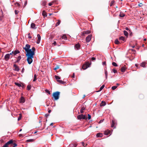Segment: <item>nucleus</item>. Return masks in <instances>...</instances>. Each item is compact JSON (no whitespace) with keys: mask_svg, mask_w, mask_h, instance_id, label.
<instances>
[{"mask_svg":"<svg viewBox=\"0 0 147 147\" xmlns=\"http://www.w3.org/2000/svg\"><path fill=\"white\" fill-rule=\"evenodd\" d=\"M30 46L28 44L26 45L25 47L23 48L25 51L27 53L26 55L27 57V60L28 63L30 64L33 61L32 58L35 54V48L33 47L32 48L30 49Z\"/></svg>","mask_w":147,"mask_h":147,"instance_id":"nucleus-1","label":"nucleus"},{"mask_svg":"<svg viewBox=\"0 0 147 147\" xmlns=\"http://www.w3.org/2000/svg\"><path fill=\"white\" fill-rule=\"evenodd\" d=\"M60 94V92L58 91H57L53 93V96L55 100H57L59 99Z\"/></svg>","mask_w":147,"mask_h":147,"instance_id":"nucleus-2","label":"nucleus"},{"mask_svg":"<svg viewBox=\"0 0 147 147\" xmlns=\"http://www.w3.org/2000/svg\"><path fill=\"white\" fill-rule=\"evenodd\" d=\"M77 118L79 120H81L82 119H86V116L85 115H83L82 114H81L78 116Z\"/></svg>","mask_w":147,"mask_h":147,"instance_id":"nucleus-3","label":"nucleus"},{"mask_svg":"<svg viewBox=\"0 0 147 147\" xmlns=\"http://www.w3.org/2000/svg\"><path fill=\"white\" fill-rule=\"evenodd\" d=\"M91 64L88 62H86L85 64H84L82 66V68L84 69H86L88 67H89Z\"/></svg>","mask_w":147,"mask_h":147,"instance_id":"nucleus-4","label":"nucleus"},{"mask_svg":"<svg viewBox=\"0 0 147 147\" xmlns=\"http://www.w3.org/2000/svg\"><path fill=\"white\" fill-rule=\"evenodd\" d=\"M12 140H9L4 144L2 147H8V145L12 143Z\"/></svg>","mask_w":147,"mask_h":147,"instance_id":"nucleus-5","label":"nucleus"},{"mask_svg":"<svg viewBox=\"0 0 147 147\" xmlns=\"http://www.w3.org/2000/svg\"><path fill=\"white\" fill-rule=\"evenodd\" d=\"M13 67L14 68L13 70L15 71H18L20 70V68L16 64H13Z\"/></svg>","mask_w":147,"mask_h":147,"instance_id":"nucleus-6","label":"nucleus"},{"mask_svg":"<svg viewBox=\"0 0 147 147\" xmlns=\"http://www.w3.org/2000/svg\"><path fill=\"white\" fill-rule=\"evenodd\" d=\"M25 101V99L23 96H21L20 98V103H23Z\"/></svg>","mask_w":147,"mask_h":147,"instance_id":"nucleus-7","label":"nucleus"},{"mask_svg":"<svg viewBox=\"0 0 147 147\" xmlns=\"http://www.w3.org/2000/svg\"><path fill=\"white\" fill-rule=\"evenodd\" d=\"M91 35H89L86 37V42H88L90 41L91 39Z\"/></svg>","mask_w":147,"mask_h":147,"instance_id":"nucleus-8","label":"nucleus"},{"mask_svg":"<svg viewBox=\"0 0 147 147\" xmlns=\"http://www.w3.org/2000/svg\"><path fill=\"white\" fill-rule=\"evenodd\" d=\"M37 36L38 38V39L36 43L38 44L40 43L41 40V36L39 34H38L37 35Z\"/></svg>","mask_w":147,"mask_h":147,"instance_id":"nucleus-9","label":"nucleus"},{"mask_svg":"<svg viewBox=\"0 0 147 147\" xmlns=\"http://www.w3.org/2000/svg\"><path fill=\"white\" fill-rule=\"evenodd\" d=\"M10 58V56L9 54H6L5 56L4 59L6 61H7Z\"/></svg>","mask_w":147,"mask_h":147,"instance_id":"nucleus-10","label":"nucleus"},{"mask_svg":"<svg viewBox=\"0 0 147 147\" xmlns=\"http://www.w3.org/2000/svg\"><path fill=\"white\" fill-rule=\"evenodd\" d=\"M13 55H15L17 54L20 53V51L18 50L17 49H16L15 51H13Z\"/></svg>","mask_w":147,"mask_h":147,"instance_id":"nucleus-11","label":"nucleus"},{"mask_svg":"<svg viewBox=\"0 0 147 147\" xmlns=\"http://www.w3.org/2000/svg\"><path fill=\"white\" fill-rule=\"evenodd\" d=\"M31 27L34 29H36V27L35 24L34 23H32L31 24Z\"/></svg>","mask_w":147,"mask_h":147,"instance_id":"nucleus-12","label":"nucleus"},{"mask_svg":"<svg viewBox=\"0 0 147 147\" xmlns=\"http://www.w3.org/2000/svg\"><path fill=\"white\" fill-rule=\"evenodd\" d=\"M42 15L44 18L47 16V13L44 10L42 11Z\"/></svg>","mask_w":147,"mask_h":147,"instance_id":"nucleus-13","label":"nucleus"},{"mask_svg":"<svg viewBox=\"0 0 147 147\" xmlns=\"http://www.w3.org/2000/svg\"><path fill=\"white\" fill-rule=\"evenodd\" d=\"M21 58H22L21 56H19L18 57H17V59L16 61L15 62V63H18L21 59Z\"/></svg>","mask_w":147,"mask_h":147,"instance_id":"nucleus-14","label":"nucleus"},{"mask_svg":"<svg viewBox=\"0 0 147 147\" xmlns=\"http://www.w3.org/2000/svg\"><path fill=\"white\" fill-rule=\"evenodd\" d=\"M110 131L108 130L107 131H105L104 132V134L105 135H108L110 134Z\"/></svg>","mask_w":147,"mask_h":147,"instance_id":"nucleus-15","label":"nucleus"},{"mask_svg":"<svg viewBox=\"0 0 147 147\" xmlns=\"http://www.w3.org/2000/svg\"><path fill=\"white\" fill-rule=\"evenodd\" d=\"M119 39L120 40H122L124 42L126 41V40L124 37L123 36H121L119 38Z\"/></svg>","mask_w":147,"mask_h":147,"instance_id":"nucleus-16","label":"nucleus"},{"mask_svg":"<svg viewBox=\"0 0 147 147\" xmlns=\"http://www.w3.org/2000/svg\"><path fill=\"white\" fill-rule=\"evenodd\" d=\"M80 47V45L79 43L76 44L75 46V48L77 49H78Z\"/></svg>","mask_w":147,"mask_h":147,"instance_id":"nucleus-17","label":"nucleus"},{"mask_svg":"<svg viewBox=\"0 0 147 147\" xmlns=\"http://www.w3.org/2000/svg\"><path fill=\"white\" fill-rule=\"evenodd\" d=\"M10 140H12V141L13 142L12 143H11L10 144L11 145H13V146L12 147H15L17 146V145L16 143L13 142V140L11 139Z\"/></svg>","mask_w":147,"mask_h":147,"instance_id":"nucleus-18","label":"nucleus"},{"mask_svg":"<svg viewBox=\"0 0 147 147\" xmlns=\"http://www.w3.org/2000/svg\"><path fill=\"white\" fill-rule=\"evenodd\" d=\"M103 136V134L102 133H98L96 135V136L97 138L102 137Z\"/></svg>","mask_w":147,"mask_h":147,"instance_id":"nucleus-19","label":"nucleus"},{"mask_svg":"<svg viewBox=\"0 0 147 147\" xmlns=\"http://www.w3.org/2000/svg\"><path fill=\"white\" fill-rule=\"evenodd\" d=\"M106 105V103L104 101H102L101 103L100 104V106L101 107L105 106Z\"/></svg>","mask_w":147,"mask_h":147,"instance_id":"nucleus-20","label":"nucleus"},{"mask_svg":"<svg viewBox=\"0 0 147 147\" xmlns=\"http://www.w3.org/2000/svg\"><path fill=\"white\" fill-rule=\"evenodd\" d=\"M126 68L124 66L121 67V71L122 72H124L125 71Z\"/></svg>","mask_w":147,"mask_h":147,"instance_id":"nucleus-21","label":"nucleus"},{"mask_svg":"<svg viewBox=\"0 0 147 147\" xmlns=\"http://www.w3.org/2000/svg\"><path fill=\"white\" fill-rule=\"evenodd\" d=\"M62 39H64V40H66L67 39V37L65 34L63 35L61 37Z\"/></svg>","mask_w":147,"mask_h":147,"instance_id":"nucleus-22","label":"nucleus"},{"mask_svg":"<svg viewBox=\"0 0 147 147\" xmlns=\"http://www.w3.org/2000/svg\"><path fill=\"white\" fill-rule=\"evenodd\" d=\"M146 62H143L141 63L140 66L143 67H145Z\"/></svg>","mask_w":147,"mask_h":147,"instance_id":"nucleus-23","label":"nucleus"},{"mask_svg":"<svg viewBox=\"0 0 147 147\" xmlns=\"http://www.w3.org/2000/svg\"><path fill=\"white\" fill-rule=\"evenodd\" d=\"M85 109V107L84 106L82 107L80 110V113H83L84 112V110Z\"/></svg>","mask_w":147,"mask_h":147,"instance_id":"nucleus-24","label":"nucleus"},{"mask_svg":"<svg viewBox=\"0 0 147 147\" xmlns=\"http://www.w3.org/2000/svg\"><path fill=\"white\" fill-rule=\"evenodd\" d=\"M77 146V144H70V146L71 147H76Z\"/></svg>","mask_w":147,"mask_h":147,"instance_id":"nucleus-25","label":"nucleus"},{"mask_svg":"<svg viewBox=\"0 0 147 147\" xmlns=\"http://www.w3.org/2000/svg\"><path fill=\"white\" fill-rule=\"evenodd\" d=\"M123 33L124 35L126 36L127 37L128 35V32L126 31V30H124L123 31Z\"/></svg>","mask_w":147,"mask_h":147,"instance_id":"nucleus-26","label":"nucleus"},{"mask_svg":"<svg viewBox=\"0 0 147 147\" xmlns=\"http://www.w3.org/2000/svg\"><path fill=\"white\" fill-rule=\"evenodd\" d=\"M14 84H15V85H16L17 86H18L19 87H22V85H21V84L15 82L14 83Z\"/></svg>","mask_w":147,"mask_h":147,"instance_id":"nucleus-27","label":"nucleus"},{"mask_svg":"<svg viewBox=\"0 0 147 147\" xmlns=\"http://www.w3.org/2000/svg\"><path fill=\"white\" fill-rule=\"evenodd\" d=\"M105 87V85H103L100 88V90L98 91H96V92H99L100 91H101L102 90V89L104 88Z\"/></svg>","mask_w":147,"mask_h":147,"instance_id":"nucleus-28","label":"nucleus"},{"mask_svg":"<svg viewBox=\"0 0 147 147\" xmlns=\"http://www.w3.org/2000/svg\"><path fill=\"white\" fill-rule=\"evenodd\" d=\"M47 2L46 1H43L42 2V5L43 6L45 7L46 5Z\"/></svg>","mask_w":147,"mask_h":147,"instance_id":"nucleus-29","label":"nucleus"},{"mask_svg":"<svg viewBox=\"0 0 147 147\" xmlns=\"http://www.w3.org/2000/svg\"><path fill=\"white\" fill-rule=\"evenodd\" d=\"M115 43L117 45L119 44L120 43L119 42L117 39H115Z\"/></svg>","mask_w":147,"mask_h":147,"instance_id":"nucleus-30","label":"nucleus"},{"mask_svg":"<svg viewBox=\"0 0 147 147\" xmlns=\"http://www.w3.org/2000/svg\"><path fill=\"white\" fill-rule=\"evenodd\" d=\"M55 78L57 80H57H59L60 79V78L58 76L55 75Z\"/></svg>","mask_w":147,"mask_h":147,"instance_id":"nucleus-31","label":"nucleus"},{"mask_svg":"<svg viewBox=\"0 0 147 147\" xmlns=\"http://www.w3.org/2000/svg\"><path fill=\"white\" fill-rule=\"evenodd\" d=\"M57 82L61 84H64V81L61 80H57Z\"/></svg>","mask_w":147,"mask_h":147,"instance_id":"nucleus-32","label":"nucleus"},{"mask_svg":"<svg viewBox=\"0 0 147 147\" xmlns=\"http://www.w3.org/2000/svg\"><path fill=\"white\" fill-rule=\"evenodd\" d=\"M37 75L36 74H35L34 75V78L33 80V82H35L36 80Z\"/></svg>","mask_w":147,"mask_h":147,"instance_id":"nucleus-33","label":"nucleus"},{"mask_svg":"<svg viewBox=\"0 0 147 147\" xmlns=\"http://www.w3.org/2000/svg\"><path fill=\"white\" fill-rule=\"evenodd\" d=\"M115 124V121L114 120H112V123L111 125V127H113L114 126V125Z\"/></svg>","mask_w":147,"mask_h":147,"instance_id":"nucleus-34","label":"nucleus"},{"mask_svg":"<svg viewBox=\"0 0 147 147\" xmlns=\"http://www.w3.org/2000/svg\"><path fill=\"white\" fill-rule=\"evenodd\" d=\"M85 34H87L90 33V30H87L84 31Z\"/></svg>","mask_w":147,"mask_h":147,"instance_id":"nucleus-35","label":"nucleus"},{"mask_svg":"<svg viewBox=\"0 0 147 147\" xmlns=\"http://www.w3.org/2000/svg\"><path fill=\"white\" fill-rule=\"evenodd\" d=\"M125 16V14L123 13H120L119 15V16L121 17H123Z\"/></svg>","mask_w":147,"mask_h":147,"instance_id":"nucleus-36","label":"nucleus"},{"mask_svg":"<svg viewBox=\"0 0 147 147\" xmlns=\"http://www.w3.org/2000/svg\"><path fill=\"white\" fill-rule=\"evenodd\" d=\"M112 64L113 66L115 67H117L118 66L117 64L115 62H112Z\"/></svg>","mask_w":147,"mask_h":147,"instance_id":"nucleus-37","label":"nucleus"},{"mask_svg":"<svg viewBox=\"0 0 147 147\" xmlns=\"http://www.w3.org/2000/svg\"><path fill=\"white\" fill-rule=\"evenodd\" d=\"M60 22H61V21L60 20H59L58 21V22H57V23L56 24V26H58L60 23Z\"/></svg>","mask_w":147,"mask_h":147,"instance_id":"nucleus-38","label":"nucleus"},{"mask_svg":"<svg viewBox=\"0 0 147 147\" xmlns=\"http://www.w3.org/2000/svg\"><path fill=\"white\" fill-rule=\"evenodd\" d=\"M115 1H112L111 2V3H110V6H112V5H113L114 3H115Z\"/></svg>","mask_w":147,"mask_h":147,"instance_id":"nucleus-39","label":"nucleus"},{"mask_svg":"<svg viewBox=\"0 0 147 147\" xmlns=\"http://www.w3.org/2000/svg\"><path fill=\"white\" fill-rule=\"evenodd\" d=\"M31 86L30 85H28L27 86V89L28 90H30L31 89Z\"/></svg>","mask_w":147,"mask_h":147,"instance_id":"nucleus-40","label":"nucleus"},{"mask_svg":"<svg viewBox=\"0 0 147 147\" xmlns=\"http://www.w3.org/2000/svg\"><path fill=\"white\" fill-rule=\"evenodd\" d=\"M59 68V66L57 65L54 68V70H56Z\"/></svg>","mask_w":147,"mask_h":147,"instance_id":"nucleus-41","label":"nucleus"},{"mask_svg":"<svg viewBox=\"0 0 147 147\" xmlns=\"http://www.w3.org/2000/svg\"><path fill=\"white\" fill-rule=\"evenodd\" d=\"M34 140L33 139H28L26 141L28 142H32L34 141Z\"/></svg>","mask_w":147,"mask_h":147,"instance_id":"nucleus-42","label":"nucleus"},{"mask_svg":"<svg viewBox=\"0 0 147 147\" xmlns=\"http://www.w3.org/2000/svg\"><path fill=\"white\" fill-rule=\"evenodd\" d=\"M117 88V86H113L112 87V89L113 90H115Z\"/></svg>","mask_w":147,"mask_h":147,"instance_id":"nucleus-43","label":"nucleus"},{"mask_svg":"<svg viewBox=\"0 0 147 147\" xmlns=\"http://www.w3.org/2000/svg\"><path fill=\"white\" fill-rule=\"evenodd\" d=\"M85 34V33L84 31L81 32L80 35L81 36H84Z\"/></svg>","mask_w":147,"mask_h":147,"instance_id":"nucleus-44","label":"nucleus"},{"mask_svg":"<svg viewBox=\"0 0 147 147\" xmlns=\"http://www.w3.org/2000/svg\"><path fill=\"white\" fill-rule=\"evenodd\" d=\"M45 91L46 93L49 94H50V91L49 90H48L46 89L45 90Z\"/></svg>","mask_w":147,"mask_h":147,"instance_id":"nucleus-45","label":"nucleus"},{"mask_svg":"<svg viewBox=\"0 0 147 147\" xmlns=\"http://www.w3.org/2000/svg\"><path fill=\"white\" fill-rule=\"evenodd\" d=\"M113 71L114 73H116L117 72V70L114 69H113Z\"/></svg>","mask_w":147,"mask_h":147,"instance_id":"nucleus-46","label":"nucleus"},{"mask_svg":"<svg viewBox=\"0 0 147 147\" xmlns=\"http://www.w3.org/2000/svg\"><path fill=\"white\" fill-rule=\"evenodd\" d=\"M28 37L29 39H31L32 38V37L30 36V33L28 34Z\"/></svg>","mask_w":147,"mask_h":147,"instance_id":"nucleus-47","label":"nucleus"},{"mask_svg":"<svg viewBox=\"0 0 147 147\" xmlns=\"http://www.w3.org/2000/svg\"><path fill=\"white\" fill-rule=\"evenodd\" d=\"M88 119H91V115L89 114H88Z\"/></svg>","mask_w":147,"mask_h":147,"instance_id":"nucleus-48","label":"nucleus"},{"mask_svg":"<svg viewBox=\"0 0 147 147\" xmlns=\"http://www.w3.org/2000/svg\"><path fill=\"white\" fill-rule=\"evenodd\" d=\"M96 60V58L94 57H92L91 58V60L92 61H94Z\"/></svg>","mask_w":147,"mask_h":147,"instance_id":"nucleus-49","label":"nucleus"},{"mask_svg":"<svg viewBox=\"0 0 147 147\" xmlns=\"http://www.w3.org/2000/svg\"><path fill=\"white\" fill-rule=\"evenodd\" d=\"M19 12V11H18V10H15V14L16 15Z\"/></svg>","mask_w":147,"mask_h":147,"instance_id":"nucleus-50","label":"nucleus"},{"mask_svg":"<svg viewBox=\"0 0 147 147\" xmlns=\"http://www.w3.org/2000/svg\"><path fill=\"white\" fill-rule=\"evenodd\" d=\"M82 145L84 146H86L87 144H85L83 142H82Z\"/></svg>","mask_w":147,"mask_h":147,"instance_id":"nucleus-51","label":"nucleus"},{"mask_svg":"<svg viewBox=\"0 0 147 147\" xmlns=\"http://www.w3.org/2000/svg\"><path fill=\"white\" fill-rule=\"evenodd\" d=\"M21 116H20L18 118V121H19L20 120L21 118Z\"/></svg>","mask_w":147,"mask_h":147,"instance_id":"nucleus-52","label":"nucleus"},{"mask_svg":"<svg viewBox=\"0 0 147 147\" xmlns=\"http://www.w3.org/2000/svg\"><path fill=\"white\" fill-rule=\"evenodd\" d=\"M125 29L127 31H130V30L129 29V28L127 27H126L125 28Z\"/></svg>","mask_w":147,"mask_h":147,"instance_id":"nucleus-53","label":"nucleus"},{"mask_svg":"<svg viewBox=\"0 0 147 147\" xmlns=\"http://www.w3.org/2000/svg\"><path fill=\"white\" fill-rule=\"evenodd\" d=\"M143 5L142 4V3H140L139 4H138V6L139 7H142Z\"/></svg>","mask_w":147,"mask_h":147,"instance_id":"nucleus-54","label":"nucleus"},{"mask_svg":"<svg viewBox=\"0 0 147 147\" xmlns=\"http://www.w3.org/2000/svg\"><path fill=\"white\" fill-rule=\"evenodd\" d=\"M102 65H106V63L105 61L103 62H102Z\"/></svg>","mask_w":147,"mask_h":147,"instance_id":"nucleus-55","label":"nucleus"},{"mask_svg":"<svg viewBox=\"0 0 147 147\" xmlns=\"http://www.w3.org/2000/svg\"><path fill=\"white\" fill-rule=\"evenodd\" d=\"M52 2H50L49 3V5L50 6H51L52 5Z\"/></svg>","mask_w":147,"mask_h":147,"instance_id":"nucleus-56","label":"nucleus"},{"mask_svg":"<svg viewBox=\"0 0 147 147\" xmlns=\"http://www.w3.org/2000/svg\"><path fill=\"white\" fill-rule=\"evenodd\" d=\"M56 44V41H54L53 42V44L54 45H55Z\"/></svg>","mask_w":147,"mask_h":147,"instance_id":"nucleus-57","label":"nucleus"},{"mask_svg":"<svg viewBox=\"0 0 147 147\" xmlns=\"http://www.w3.org/2000/svg\"><path fill=\"white\" fill-rule=\"evenodd\" d=\"M9 54V55L10 56V55H13V51H12L11 53H10Z\"/></svg>","mask_w":147,"mask_h":147,"instance_id":"nucleus-58","label":"nucleus"},{"mask_svg":"<svg viewBox=\"0 0 147 147\" xmlns=\"http://www.w3.org/2000/svg\"><path fill=\"white\" fill-rule=\"evenodd\" d=\"M24 68H23V69H22V71H21L22 72V73H24Z\"/></svg>","mask_w":147,"mask_h":147,"instance_id":"nucleus-59","label":"nucleus"},{"mask_svg":"<svg viewBox=\"0 0 147 147\" xmlns=\"http://www.w3.org/2000/svg\"><path fill=\"white\" fill-rule=\"evenodd\" d=\"M49 114H46L45 115V116L46 117H47L48 116H49Z\"/></svg>","mask_w":147,"mask_h":147,"instance_id":"nucleus-60","label":"nucleus"},{"mask_svg":"<svg viewBox=\"0 0 147 147\" xmlns=\"http://www.w3.org/2000/svg\"><path fill=\"white\" fill-rule=\"evenodd\" d=\"M105 75H107V71H105Z\"/></svg>","mask_w":147,"mask_h":147,"instance_id":"nucleus-61","label":"nucleus"},{"mask_svg":"<svg viewBox=\"0 0 147 147\" xmlns=\"http://www.w3.org/2000/svg\"><path fill=\"white\" fill-rule=\"evenodd\" d=\"M27 4V1H25V3H24V5H25V6H26V5Z\"/></svg>","mask_w":147,"mask_h":147,"instance_id":"nucleus-62","label":"nucleus"},{"mask_svg":"<svg viewBox=\"0 0 147 147\" xmlns=\"http://www.w3.org/2000/svg\"><path fill=\"white\" fill-rule=\"evenodd\" d=\"M72 78H74L75 77V74L74 73L73 74V75L72 76Z\"/></svg>","mask_w":147,"mask_h":147,"instance_id":"nucleus-63","label":"nucleus"},{"mask_svg":"<svg viewBox=\"0 0 147 147\" xmlns=\"http://www.w3.org/2000/svg\"><path fill=\"white\" fill-rule=\"evenodd\" d=\"M51 112V111L50 110H49L48 111L49 113H50Z\"/></svg>","mask_w":147,"mask_h":147,"instance_id":"nucleus-64","label":"nucleus"}]
</instances>
